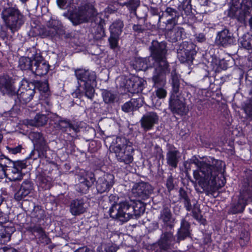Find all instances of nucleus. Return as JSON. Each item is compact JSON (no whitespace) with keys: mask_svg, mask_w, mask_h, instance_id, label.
I'll use <instances>...</instances> for the list:
<instances>
[{"mask_svg":"<svg viewBox=\"0 0 252 252\" xmlns=\"http://www.w3.org/2000/svg\"><path fill=\"white\" fill-rule=\"evenodd\" d=\"M193 163L197 167L193 171V177L202 189L198 191L215 192L225 185L223 161L209 157L203 160H194Z\"/></svg>","mask_w":252,"mask_h":252,"instance_id":"obj_1","label":"nucleus"},{"mask_svg":"<svg viewBox=\"0 0 252 252\" xmlns=\"http://www.w3.org/2000/svg\"><path fill=\"white\" fill-rule=\"evenodd\" d=\"M75 75L78 80V86L73 93L76 97L85 95L90 99L94 96V86H96V76L95 72L83 68L74 70Z\"/></svg>","mask_w":252,"mask_h":252,"instance_id":"obj_2","label":"nucleus"},{"mask_svg":"<svg viewBox=\"0 0 252 252\" xmlns=\"http://www.w3.org/2000/svg\"><path fill=\"white\" fill-rule=\"evenodd\" d=\"M191 0H183L181 4L177 8L167 7L164 12L169 16H195L196 14H210V10L205 9L204 11L197 12L195 9H192L191 5ZM148 9L150 13L153 15L163 16L164 11L160 8L150 6L149 8L144 6Z\"/></svg>","mask_w":252,"mask_h":252,"instance_id":"obj_3","label":"nucleus"},{"mask_svg":"<svg viewBox=\"0 0 252 252\" xmlns=\"http://www.w3.org/2000/svg\"><path fill=\"white\" fill-rule=\"evenodd\" d=\"M150 49L152 57L155 60L154 72L170 71L166 59L167 49L165 42L153 41Z\"/></svg>","mask_w":252,"mask_h":252,"instance_id":"obj_4","label":"nucleus"},{"mask_svg":"<svg viewBox=\"0 0 252 252\" xmlns=\"http://www.w3.org/2000/svg\"><path fill=\"white\" fill-rule=\"evenodd\" d=\"M113 150L117 160L126 164L131 163L133 160L132 144L124 137H118L116 139V145Z\"/></svg>","mask_w":252,"mask_h":252,"instance_id":"obj_5","label":"nucleus"},{"mask_svg":"<svg viewBox=\"0 0 252 252\" xmlns=\"http://www.w3.org/2000/svg\"><path fill=\"white\" fill-rule=\"evenodd\" d=\"M134 208L133 206L127 201L114 204L109 209V214L111 218L116 219L125 222L133 217Z\"/></svg>","mask_w":252,"mask_h":252,"instance_id":"obj_6","label":"nucleus"},{"mask_svg":"<svg viewBox=\"0 0 252 252\" xmlns=\"http://www.w3.org/2000/svg\"><path fill=\"white\" fill-rule=\"evenodd\" d=\"M28 55L31 56L34 62L32 71L33 74L41 76L48 73L50 66L41 56L39 50L33 47L30 49Z\"/></svg>","mask_w":252,"mask_h":252,"instance_id":"obj_7","label":"nucleus"},{"mask_svg":"<svg viewBox=\"0 0 252 252\" xmlns=\"http://www.w3.org/2000/svg\"><path fill=\"white\" fill-rule=\"evenodd\" d=\"M230 0L227 16H248L252 11V0Z\"/></svg>","mask_w":252,"mask_h":252,"instance_id":"obj_8","label":"nucleus"},{"mask_svg":"<svg viewBox=\"0 0 252 252\" xmlns=\"http://www.w3.org/2000/svg\"><path fill=\"white\" fill-rule=\"evenodd\" d=\"M3 168L6 170L7 167L11 166V172L13 175L9 178V180L13 181H20L23 178V174L22 173V170L27 167L26 162L24 160L12 161L9 158L4 157L0 159Z\"/></svg>","mask_w":252,"mask_h":252,"instance_id":"obj_9","label":"nucleus"},{"mask_svg":"<svg viewBox=\"0 0 252 252\" xmlns=\"http://www.w3.org/2000/svg\"><path fill=\"white\" fill-rule=\"evenodd\" d=\"M169 71L154 72L152 80L154 87L156 88L155 91L156 95L160 99L164 98L167 95V91L165 88L166 85V74Z\"/></svg>","mask_w":252,"mask_h":252,"instance_id":"obj_10","label":"nucleus"},{"mask_svg":"<svg viewBox=\"0 0 252 252\" xmlns=\"http://www.w3.org/2000/svg\"><path fill=\"white\" fill-rule=\"evenodd\" d=\"M177 20L176 17L168 19L166 23V29L168 30L166 36L173 42H176L185 36V32L183 28L175 26Z\"/></svg>","mask_w":252,"mask_h":252,"instance_id":"obj_11","label":"nucleus"},{"mask_svg":"<svg viewBox=\"0 0 252 252\" xmlns=\"http://www.w3.org/2000/svg\"><path fill=\"white\" fill-rule=\"evenodd\" d=\"M76 179L78 180V183L75 186V189L82 193H86L95 180L93 174L89 175L88 173L84 170L80 171L77 175Z\"/></svg>","mask_w":252,"mask_h":252,"instance_id":"obj_12","label":"nucleus"},{"mask_svg":"<svg viewBox=\"0 0 252 252\" xmlns=\"http://www.w3.org/2000/svg\"><path fill=\"white\" fill-rule=\"evenodd\" d=\"M196 46L192 42H184L177 52V57L181 63L191 62L196 54Z\"/></svg>","mask_w":252,"mask_h":252,"instance_id":"obj_13","label":"nucleus"},{"mask_svg":"<svg viewBox=\"0 0 252 252\" xmlns=\"http://www.w3.org/2000/svg\"><path fill=\"white\" fill-rule=\"evenodd\" d=\"M169 106L172 112L178 115H185L189 111V109L186 104L185 99L180 97L178 94H172L169 101Z\"/></svg>","mask_w":252,"mask_h":252,"instance_id":"obj_14","label":"nucleus"},{"mask_svg":"<svg viewBox=\"0 0 252 252\" xmlns=\"http://www.w3.org/2000/svg\"><path fill=\"white\" fill-rule=\"evenodd\" d=\"M30 137L34 143L38 157L41 158H46L48 146L42 134L39 132H32L30 133Z\"/></svg>","mask_w":252,"mask_h":252,"instance_id":"obj_15","label":"nucleus"},{"mask_svg":"<svg viewBox=\"0 0 252 252\" xmlns=\"http://www.w3.org/2000/svg\"><path fill=\"white\" fill-rule=\"evenodd\" d=\"M152 191V186L149 184L144 182L135 185L132 189L133 195L140 200L148 199Z\"/></svg>","mask_w":252,"mask_h":252,"instance_id":"obj_16","label":"nucleus"},{"mask_svg":"<svg viewBox=\"0 0 252 252\" xmlns=\"http://www.w3.org/2000/svg\"><path fill=\"white\" fill-rule=\"evenodd\" d=\"M0 91L3 94L10 96L15 95L17 89L14 85V82L11 77L5 75L0 76Z\"/></svg>","mask_w":252,"mask_h":252,"instance_id":"obj_17","label":"nucleus"},{"mask_svg":"<svg viewBox=\"0 0 252 252\" xmlns=\"http://www.w3.org/2000/svg\"><path fill=\"white\" fill-rule=\"evenodd\" d=\"M114 183V176L111 174H104L98 178L96 183V188L98 192L102 193L108 192Z\"/></svg>","mask_w":252,"mask_h":252,"instance_id":"obj_18","label":"nucleus"},{"mask_svg":"<svg viewBox=\"0 0 252 252\" xmlns=\"http://www.w3.org/2000/svg\"><path fill=\"white\" fill-rule=\"evenodd\" d=\"M158 122L159 116L154 111L146 113L140 121L141 127L145 131L152 129L155 125L158 124Z\"/></svg>","mask_w":252,"mask_h":252,"instance_id":"obj_19","label":"nucleus"},{"mask_svg":"<svg viewBox=\"0 0 252 252\" xmlns=\"http://www.w3.org/2000/svg\"><path fill=\"white\" fill-rule=\"evenodd\" d=\"M91 26L94 38L96 40L101 39L105 36L104 26L105 25V20L101 17H91Z\"/></svg>","mask_w":252,"mask_h":252,"instance_id":"obj_20","label":"nucleus"},{"mask_svg":"<svg viewBox=\"0 0 252 252\" xmlns=\"http://www.w3.org/2000/svg\"><path fill=\"white\" fill-rule=\"evenodd\" d=\"M27 87H21L18 91H17L15 95V100H17L22 104H25L29 102L32 99L35 94V91L31 87L30 83H28Z\"/></svg>","mask_w":252,"mask_h":252,"instance_id":"obj_21","label":"nucleus"},{"mask_svg":"<svg viewBox=\"0 0 252 252\" xmlns=\"http://www.w3.org/2000/svg\"><path fill=\"white\" fill-rule=\"evenodd\" d=\"M58 127L63 132H65L72 138L77 136L79 128L76 124L72 123L69 120L62 119L58 121Z\"/></svg>","mask_w":252,"mask_h":252,"instance_id":"obj_22","label":"nucleus"},{"mask_svg":"<svg viewBox=\"0 0 252 252\" xmlns=\"http://www.w3.org/2000/svg\"><path fill=\"white\" fill-rule=\"evenodd\" d=\"M88 206V203L84 198L75 199L70 202V212L73 216H79L86 212Z\"/></svg>","mask_w":252,"mask_h":252,"instance_id":"obj_23","label":"nucleus"},{"mask_svg":"<svg viewBox=\"0 0 252 252\" xmlns=\"http://www.w3.org/2000/svg\"><path fill=\"white\" fill-rule=\"evenodd\" d=\"M144 80L139 77L133 76L126 81L125 87L131 94L141 92L144 88Z\"/></svg>","mask_w":252,"mask_h":252,"instance_id":"obj_24","label":"nucleus"},{"mask_svg":"<svg viewBox=\"0 0 252 252\" xmlns=\"http://www.w3.org/2000/svg\"><path fill=\"white\" fill-rule=\"evenodd\" d=\"M34 189L33 184L30 180H25L21 184L19 189L15 193L14 198L20 201L31 193Z\"/></svg>","mask_w":252,"mask_h":252,"instance_id":"obj_25","label":"nucleus"},{"mask_svg":"<svg viewBox=\"0 0 252 252\" xmlns=\"http://www.w3.org/2000/svg\"><path fill=\"white\" fill-rule=\"evenodd\" d=\"M97 14L93 5L85 4L78 8L75 7V9L70 12L69 16H97Z\"/></svg>","mask_w":252,"mask_h":252,"instance_id":"obj_26","label":"nucleus"},{"mask_svg":"<svg viewBox=\"0 0 252 252\" xmlns=\"http://www.w3.org/2000/svg\"><path fill=\"white\" fill-rule=\"evenodd\" d=\"M175 241L173 234L171 232L163 233L158 241V245L161 251L167 252L171 249L172 244Z\"/></svg>","mask_w":252,"mask_h":252,"instance_id":"obj_27","label":"nucleus"},{"mask_svg":"<svg viewBox=\"0 0 252 252\" xmlns=\"http://www.w3.org/2000/svg\"><path fill=\"white\" fill-rule=\"evenodd\" d=\"M158 219L164 226L172 228L175 224V219L173 217L170 209L164 207L160 212Z\"/></svg>","mask_w":252,"mask_h":252,"instance_id":"obj_28","label":"nucleus"},{"mask_svg":"<svg viewBox=\"0 0 252 252\" xmlns=\"http://www.w3.org/2000/svg\"><path fill=\"white\" fill-rule=\"evenodd\" d=\"M216 41L219 44L223 47H227L234 43V38L232 33L227 29H224L218 32L216 37Z\"/></svg>","mask_w":252,"mask_h":252,"instance_id":"obj_29","label":"nucleus"},{"mask_svg":"<svg viewBox=\"0 0 252 252\" xmlns=\"http://www.w3.org/2000/svg\"><path fill=\"white\" fill-rule=\"evenodd\" d=\"M118 4L126 9L129 14L137 16V10L140 7V0H117Z\"/></svg>","mask_w":252,"mask_h":252,"instance_id":"obj_30","label":"nucleus"},{"mask_svg":"<svg viewBox=\"0 0 252 252\" xmlns=\"http://www.w3.org/2000/svg\"><path fill=\"white\" fill-rule=\"evenodd\" d=\"M2 18L6 26L12 32L17 31L24 22L22 17H2Z\"/></svg>","mask_w":252,"mask_h":252,"instance_id":"obj_31","label":"nucleus"},{"mask_svg":"<svg viewBox=\"0 0 252 252\" xmlns=\"http://www.w3.org/2000/svg\"><path fill=\"white\" fill-rule=\"evenodd\" d=\"M181 158L180 152L175 148H170L166 154V162L172 168H176Z\"/></svg>","mask_w":252,"mask_h":252,"instance_id":"obj_32","label":"nucleus"},{"mask_svg":"<svg viewBox=\"0 0 252 252\" xmlns=\"http://www.w3.org/2000/svg\"><path fill=\"white\" fill-rule=\"evenodd\" d=\"M143 103V100L141 97L132 98L122 106V110L126 113L130 112L142 106Z\"/></svg>","mask_w":252,"mask_h":252,"instance_id":"obj_33","label":"nucleus"},{"mask_svg":"<svg viewBox=\"0 0 252 252\" xmlns=\"http://www.w3.org/2000/svg\"><path fill=\"white\" fill-rule=\"evenodd\" d=\"M47 117L45 115L37 114L33 119L25 120L24 124L28 126H41L46 124Z\"/></svg>","mask_w":252,"mask_h":252,"instance_id":"obj_34","label":"nucleus"},{"mask_svg":"<svg viewBox=\"0 0 252 252\" xmlns=\"http://www.w3.org/2000/svg\"><path fill=\"white\" fill-rule=\"evenodd\" d=\"M247 205V200L241 195L237 201L232 204L229 212L232 214L242 213Z\"/></svg>","mask_w":252,"mask_h":252,"instance_id":"obj_35","label":"nucleus"},{"mask_svg":"<svg viewBox=\"0 0 252 252\" xmlns=\"http://www.w3.org/2000/svg\"><path fill=\"white\" fill-rule=\"evenodd\" d=\"M189 223L183 219L181 222V226L178 231V239L179 240H184L186 237L189 235Z\"/></svg>","mask_w":252,"mask_h":252,"instance_id":"obj_36","label":"nucleus"},{"mask_svg":"<svg viewBox=\"0 0 252 252\" xmlns=\"http://www.w3.org/2000/svg\"><path fill=\"white\" fill-rule=\"evenodd\" d=\"M29 57H22L19 60L18 67L22 70H31L33 69V60L31 56Z\"/></svg>","mask_w":252,"mask_h":252,"instance_id":"obj_37","label":"nucleus"},{"mask_svg":"<svg viewBox=\"0 0 252 252\" xmlns=\"http://www.w3.org/2000/svg\"><path fill=\"white\" fill-rule=\"evenodd\" d=\"M102 97L103 100L106 104H112L116 101L118 99L117 94L112 91L104 90L102 91Z\"/></svg>","mask_w":252,"mask_h":252,"instance_id":"obj_38","label":"nucleus"},{"mask_svg":"<svg viewBox=\"0 0 252 252\" xmlns=\"http://www.w3.org/2000/svg\"><path fill=\"white\" fill-rule=\"evenodd\" d=\"M171 84L172 87V94H178L180 85V77L175 69L172 70L171 72Z\"/></svg>","mask_w":252,"mask_h":252,"instance_id":"obj_39","label":"nucleus"},{"mask_svg":"<svg viewBox=\"0 0 252 252\" xmlns=\"http://www.w3.org/2000/svg\"><path fill=\"white\" fill-rule=\"evenodd\" d=\"M54 29H51L50 28H46L45 27H41L39 29V34L42 37L47 36H54L57 34V29H58V22L57 21L54 22Z\"/></svg>","mask_w":252,"mask_h":252,"instance_id":"obj_40","label":"nucleus"},{"mask_svg":"<svg viewBox=\"0 0 252 252\" xmlns=\"http://www.w3.org/2000/svg\"><path fill=\"white\" fill-rule=\"evenodd\" d=\"M179 198L181 202L184 203V205L187 211H190L192 209V205L190 200L189 198L187 192L183 188L179 189Z\"/></svg>","mask_w":252,"mask_h":252,"instance_id":"obj_41","label":"nucleus"},{"mask_svg":"<svg viewBox=\"0 0 252 252\" xmlns=\"http://www.w3.org/2000/svg\"><path fill=\"white\" fill-rule=\"evenodd\" d=\"M30 84L34 91L35 89H37L40 92L46 93L49 90V86L47 81H34Z\"/></svg>","mask_w":252,"mask_h":252,"instance_id":"obj_42","label":"nucleus"},{"mask_svg":"<svg viewBox=\"0 0 252 252\" xmlns=\"http://www.w3.org/2000/svg\"><path fill=\"white\" fill-rule=\"evenodd\" d=\"M208 100L207 97L198 95L195 98V105L198 111L203 110L206 107Z\"/></svg>","mask_w":252,"mask_h":252,"instance_id":"obj_43","label":"nucleus"},{"mask_svg":"<svg viewBox=\"0 0 252 252\" xmlns=\"http://www.w3.org/2000/svg\"><path fill=\"white\" fill-rule=\"evenodd\" d=\"M54 21H57L59 23L58 29H57L56 30L57 34L62 35L64 33V30L63 29V27L61 25V22L57 20L56 19H55V17L54 18H53L52 17H50V19L47 21L46 26L48 27V28H50L51 29H54Z\"/></svg>","mask_w":252,"mask_h":252,"instance_id":"obj_44","label":"nucleus"},{"mask_svg":"<svg viewBox=\"0 0 252 252\" xmlns=\"http://www.w3.org/2000/svg\"><path fill=\"white\" fill-rule=\"evenodd\" d=\"M123 26L124 24L122 21L120 20H116L110 27L111 33L120 34Z\"/></svg>","mask_w":252,"mask_h":252,"instance_id":"obj_45","label":"nucleus"},{"mask_svg":"<svg viewBox=\"0 0 252 252\" xmlns=\"http://www.w3.org/2000/svg\"><path fill=\"white\" fill-rule=\"evenodd\" d=\"M243 109L246 114L247 119L252 121V98L244 103Z\"/></svg>","mask_w":252,"mask_h":252,"instance_id":"obj_46","label":"nucleus"},{"mask_svg":"<svg viewBox=\"0 0 252 252\" xmlns=\"http://www.w3.org/2000/svg\"><path fill=\"white\" fill-rule=\"evenodd\" d=\"M31 215L38 220H43L45 216L44 210L39 206H34Z\"/></svg>","mask_w":252,"mask_h":252,"instance_id":"obj_47","label":"nucleus"},{"mask_svg":"<svg viewBox=\"0 0 252 252\" xmlns=\"http://www.w3.org/2000/svg\"><path fill=\"white\" fill-rule=\"evenodd\" d=\"M74 26L91 21V17H66Z\"/></svg>","mask_w":252,"mask_h":252,"instance_id":"obj_48","label":"nucleus"},{"mask_svg":"<svg viewBox=\"0 0 252 252\" xmlns=\"http://www.w3.org/2000/svg\"><path fill=\"white\" fill-rule=\"evenodd\" d=\"M149 59L147 58L137 59L135 62V69L137 70H146L148 67V61Z\"/></svg>","mask_w":252,"mask_h":252,"instance_id":"obj_49","label":"nucleus"},{"mask_svg":"<svg viewBox=\"0 0 252 252\" xmlns=\"http://www.w3.org/2000/svg\"><path fill=\"white\" fill-rule=\"evenodd\" d=\"M19 10L16 7H8L3 9L1 16H21Z\"/></svg>","mask_w":252,"mask_h":252,"instance_id":"obj_50","label":"nucleus"},{"mask_svg":"<svg viewBox=\"0 0 252 252\" xmlns=\"http://www.w3.org/2000/svg\"><path fill=\"white\" fill-rule=\"evenodd\" d=\"M120 34L111 33L108 41L111 48L115 49L118 46L119 36Z\"/></svg>","mask_w":252,"mask_h":252,"instance_id":"obj_51","label":"nucleus"},{"mask_svg":"<svg viewBox=\"0 0 252 252\" xmlns=\"http://www.w3.org/2000/svg\"><path fill=\"white\" fill-rule=\"evenodd\" d=\"M73 0H56L58 6L61 9H65L69 8L73 9V5L71 6V3Z\"/></svg>","mask_w":252,"mask_h":252,"instance_id":"obj_52","label":"nucleus"},{"mask_svg":"<svg viewBox=\"0 0 252 252\" xmlns=\"http://www.w3.org/2000/svg\"><path fill=\"white\" fill-rule=\"evenodd\" d=\"M39 186L44 189H49L51 187L50 181L44 177L38 178Z\"/></svg>","mask_w":252,"mask_h":252,"instance_id":"obj_53","label":"nucleus"},{"mask_svg":"<svg viewBox=\"0 0 252 252\" xmlns=\"http://www.w3.org/2000/svg\"><path fill=\"white\" fill-rule=\"evenodd\" d=\"M139 205V206H138V204H136L135 206H133V208H134L133 216H135L136 218L140 216L145 211V207L144 205L141 203H140Z\"/></svg>","mask_w":252,"mask_h":252,"instance_id":"obj_54","label":"nucleus"},{"mask_svg":"<svg viewBox=\"0 0 252 252\" xmlns=\"http://www.w3.org/2000/svg\"><path fill=\"white\" fill-rule=\"evenodd\" d=\"M38 237V241L44 245L49 244L51 242L50 239L45 234V231H43L41 234H39Z\"/></svg>","mask_w":252,"mask_h":252,"instance_id":"obj_55","label":"nucleus"},{"mask_svg":"<svg viewBox=\"0 0 252 252\" xmlns=\"http://www.w3.org/2000/svg\"><path fill=\"white\" fill-rule=\"evenodd\" d=\"M28 230L32 233H37V236H38L39 234H41L44 231L43 228L38 225H33L30 226Z\"/></svg>","mask_w":252,"mask_h":252,"instance_id":"obj_56","label":"nucleus"},{"mask_svg":"<svg viewBox=\"0 0 252 252\" xmlns=\"http://www.w3.org/2000/svg\"><path fill=\"white\" fill-rule=\"evenodd\" d=\"M8 153L11 154L16 155L21 152L23 147L21 145H19L13 147H7Z\"/></svg>","mask_w":252,"mask_h":252,"instance_id":"obj_57","label":"nucleus"},{"mask_svg":"<svg viewBox=\"0 0 252 252\" xmlns=\"http://www.w3.org/2000/svg\"><path fill=\"white\" fill-rule=\"evenodd\" d=\"M99 249H101L102 251V252H116L117 251V249L115 246L109 245L102 246L100 248H98V252H100Z\"/></svg>","mask_w":252,"mask_h":252,"instance_id":"obj_58","label":"nucleus"},{"mask_svg":"<svg viewBox=\"0 0 252 252\" xmlns=\"http://www.w3.org/2000/svg\"><path fill=\"white\" fill-rule=\"evenodd\" d=\"M174 178L172 176L168 177L166 182V186L169 191L172 190L174 189L175 184L174 183Z\"/></svg>","mask_w":252,"mask_h":252,"instance_id":"obj_59","label":"nucleus"},{"mask_svg":"<svg viewBox=\"0 0 252 252\" xmlns=\"http://www.w3.org/2000/svg\"><path fill=\"white\" fill-rule=\"evenodd\" d=\"M242 46L247 49H252V37L248 40H245L242 42Z\"/></svg>","mask_w":252,"mask_h":252,"instance_id":"obj_60","label":"nucleus"},{"mask_svg":"<svg viewBox=\"0 0 252 252\" xmlns=\"http://www.w3.org/2000/svg\"><path fill=\"white\" fill-rule=\"evenodd\" d=\"M191 210H192L193 216L194 218L199 219L200 218V210L198 207H196L195 205H193V208L192 207Z\"/></svg>","mask_w":252,"mask_h":252,"instance_id":"obj_61","label":"nucleus"},{"mask_svg":"<svg viewBox=\"0 0 252 252\" xmlns=\"http://www.w3.org/2000/svg\"><path fill=\"white\" fill-rule=\"evenodd\" d=\"M240 239L241 240H243L244 242L242 243V242H240V243L241 245H244L245 244V242H248L249 238L248 237V232L244 231H242L240 235Z\"/></svg>","mask_w":252,"mask_h":252,"instance_id":"obj_62","label":"nucleus"},{"mask_svg":"<svg viewBox=\"0 0 252 252\" xmlns=\"http://www.w3.org/2000/svg\"><path fill=\"white\" fill-rule=\"evenodd\" d=\"M195 39L197 42L202 43L206 41V37L204 33H200L195 35Z\"/></svg>","mask_w":252,"mask_h":252,"instance_id":"obj_63","label":"nucleus"},{"mask_svg":"<svg viewBox=\"0 0 252 252\" xmlns=\"http://www.w3.org/2000/svg\"><path fill=\"white\" fill-rule=\"evenodd\" d=\"M75 252H93L92 250H90L86 247L80 248L76 250Z\"/></svg>","mask_w":252,"mask_h":252,"instance_id":"obj_64","label":"nucleus"}]
</instances>
